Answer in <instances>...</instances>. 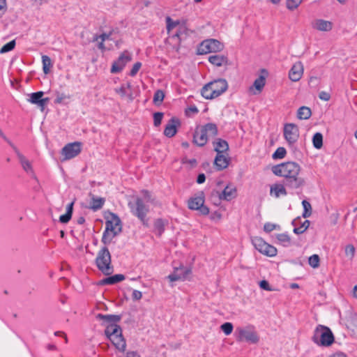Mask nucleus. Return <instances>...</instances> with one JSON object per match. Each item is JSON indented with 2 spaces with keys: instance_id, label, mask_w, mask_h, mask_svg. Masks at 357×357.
Segmentation results:
<instances>
[{
  "instance_id": "nucleus-58",
  "label": "nucleus",
  "mask_w": 357,
  "mask_h": 357,
  "mask_svg": "<svg viewBox=\"0 0 357 357\" xmlns=\"http://www.w3.org/2000/svg\"><path fill=\"white\" fill-rule=\"evenodd\" d=\"M145 202H149L151 201V195L148 190H144L142 191Z\"/></svg>"
},
{
  "instance_id": "nucleus-15",
  "label": "nucleus",
  "mask_w": 357,
  "mask_h": 357,
  "mask_svg": "<svg viewBox=\"0 0 357 357\" xmlns=\"http://www.w3.org/2000/svg\"><path fill=\"white\" fill-rule=\"evenodd\" d=\"M81 145L78 142L66 144L61 150L63 160H70L76 157L81 152Z\"/></svg>"
},
{
  "instance_id": "nucleus-2",
  "label": "nucleus",
  "mask_w": 357,
  "mask_h": 357,
  "mask_svg": "<svg viewBox=\"0 0 357 357\" xmlns=\"http://www.w3.org/2000/svg\"><path fill=\"white\" fill-rule=\"evenodd\" d=\"M121 221L119 216L110 213L106 218L105 229L103 231L101 241L105 245L109 244L112 239L121 232Z\"/></svg>"
},
{
  "instance_id": "nucleus-53",
  "label": "nucleus",
  "mask_w": 357,
  "mask_h": 357,
  "mask_svg": "<svg viewBox=\"0 0 357 357\" xmlns=\"http://www.w3.org/2000/svg\"><path fill=\"white\" fill-rule=\"evenodd\" d=\"M114 90L115 92L119 94L122 98L125 97L127 94L125 85H121L120 88H116Z\"/></svg>"
},
{
  "instance_id": "nucleus-63",
  "label": "nucleus",
  "mask_w": 357,
  "mask_h": 357,
  "mask_svg": "<svg viewBox=\"0 0 357 357\" xmlns=\"http://www.w3.org/2000/svg\"><path fill=\"white\" fill-rule=\"evenodd\" d=\"M126 357H140L136 351H129L126 354Z\"/></svg>"
},
{
  "instance_id": "nucleus-35",
  "label": "nucleus",
  "mask_w": 357,
  "mask_h": 357,
  "mask_svg": "<svg viewBox=\"0 0 357 357\" xmlns=\"http://www.w3.org/2000/svg\"><path fill=\"white\" fill-rule=\"evenodd\" d=\"M276 238L284 247L291 244V239L287 234H278L276 235Z\"/></svg>"
},
{
  "instance_id": "nucleus-26",
  "label": "nucleus",
  "mask_w": 357,
  "mask_h": 357,
  "mask_svg": "<svg viewBox=\"0 0 357 357\" xmlns=\"http://www.w3.org/2000/svg\"><path fill=\"white\" fill-rule=\"evenodd\" d=\"M208 61L218 67L223 65H227L228 63V59L227 56L221 54H213L208 57Z\"/></svg>"
},
{
  "instance_id": "nucleus-6",
  "label": "nucleus",
  "mask_w": 357,
  "mask_h": 357,
  "mask_svg": "<svg viewBox=\"0 0 357 357\" xmlns=\"http://www.w3.org/2000/svg\"><path fill=\"white\" fill-rule=\"evenodd\" d=\"M96 264L99 271L104 275H109L114 272V268L111 262V255L107 247H103L98 252Z\"/></svg>"
},
{
  "instance_id": "nucleus-1",
  "label": "nucleus",
  "mask_w": 357,
  "mask_h": 357,
  "mask_svg": "<svg viewBox=\"0 0 357 357\" xmlns=\"http://www.w3.org/2000/svg\"><path fill=\"white\" fill-rule=\"evenodd\" d=\"M301 166L295 162H287L272 167L273 173L278 176L284 177L286 187L296 190L305 186V180L300 176Z\"/></svg>"
},
{
  "instance_id": "nucleus-14",
  "label": "nucleus",
  "mask_w": 357,
  "mask_h": 357,
  "mask_svg": "<svg viewBox=\"0 0 357 357\" xmlns=\"http://www.w3.org/2000/svg\"><path fill=\"white\" fill-rule=\"evenodd\" d=\"M132 60V56L128 51H124L112 65L111 73H118L122 71L126 64Z\"/></svg>"
},
{
  "instance_id": "nucleus-18",
  "label": "nucleus",
  "mask_w": 357,
  "mask_h": 357,
  "mask_svg": "<svg viewBox=\"0 0 357 357\" xmlns=\"http://www.w3.org/2000/svg\"><path fill=\"white\" fill-rule=\"evenodd\" d=\"M15 153L22 165V167L24 170V172H26L32 177H36L32 165L30 162V161L28 159H26V158L24 155H22L18 150H15Z\"/></svg>"
},
{
  "instance_id": "nucleus-16",
  "label": "nucleus",
  "mask_w": 357,
  "mask_h": 357,
  "mask_svg": "<svg viewBox=\"0 0 357 357\" xmlns=\"http://www.w3.org/2000/svg\"><path fill=\"white\" fill-rule=\"evenodd\" d=\"M180 126L181 122L178 118H171L165 128L164 135L167 137H174L176 134L177 128Z\"/></svg>"
},
{
  "instance_id": "nucleus-51",
  "label": "nucleus",
  "mask_w": 357,
  "mask_h": 357,
  "mask_svg": "<svg viewBox=\"0 0 357 357\" xmlns=\"http://www.w3.org/2000/svg\"><path fill=\"white\" fill-rule=\"evenodd\" d=\"M141 66H142V63L140 62H136L133 65L129 75L131 77L135 76L136 74L137 73V72L139 71V70L140 69Z\"/></svg>"
},
{
  "instance_id": "nucleus-57",
  "label": "nucleus",
  "mask_w": 357,
  "mask_h": 357,
  "mask_svg": "<svg viewBox=\"0 0 357 357\" xmlns=\"http://www.w3.org/2000/svg\"><path fill=\"white\" fill-rule=\"evenodd\" d=\"M259 286L261 289L267 291H271V289L270 288L269 283L266 280H261L259 282Z\"/></svg>"
},
{
  "instance_id": "nucleus-41",
  "label": "nucleus",
  "mask_w": 357,
  "mask_h": 357,
  "mask_svg": "<svg viewBox=\"0 0 357 357\" xmlns=\"http://www.w3.org/2000/svg\"><path fill=\"white\" fill-rule=\"evenodd\" d=\"M287 153L286 149L284 147H279L273 154V159H282Z\"/></svg>"
},
{
  "instance_id": "nucleus-23",
  "label": "nucleus",
  "mask_w": 357,
  "mask_h": 357,
  "mask_svg": "<svg viewBox=\"0 0 357 357\" xmlns=\"http://www.w3.org/2000/svg\"><path fill=\"white\" fill-rule=\"evenodd\" d=\"M229 164V158L226 157L224 154H217L214 165L218 170H222L228 167Z\"/></svg>"
},
{
  "instance_id": "nucleus-31",
  "label": "nucleus",
  "mask_w": 357,
  "mask_h": 357,
  "mask_svg": "<svg viewBox=\"0 0 357 357\" xmlns=\"http://www.w3.org/2000/svg\"><path fill=\"white\" fill-rule=\"evenodd\" d=\"M266 79L263 75H260L258 78H257L253 84V86L250 88V90H252L255 88L258 93H260L263 88L265 86Z\"/></svg>"
},
{
  "instance_id": "nucleus-48",
  "label": "nucleus",
  "mask_w": 357,
  "mask_h": 357,
  "mask_svg": "<svg viewBox=\"0 0 357 357\" xmlns=\"http://www.w3.org/2000/svg\"><path fill=\"white\" fill-rule=\"evenodd\" d=\"M112 34V32L110 31L109 33H103L99 36L95 35L93 36V41H98L99 39L102 41H105L106 40H109Z\"/></svg>"
},
{
  "instance_id": "nucleus-49",
  "label": "nucleus",
  "mask_w": 357,
  "mask_h": 357,
  "mask_svg": "<svg viewBox=\"0 0 357 357\" xmlns=\"http://www.w3.org/2000/svg\"><path fill=\"white\" fill-rule=\"evenodd\" d=\"M163 117L162 112H155L153 114V123L154 126L158 127L161 124V121Z\"/></svg>"
},
{
  "instance_id": "nucleus-40",
  "label": "nucleus",
  "mask_w": 357,
  "mask_h": 357,
  "mask_svg": "<svg viewBox=\"0 0 357 357\" xmlns=\"http://www.w3.org/2000/svg\"><path fill=\"white\" fill-rule=\"evenodd\" d=\"M15 40H13L10 41L9 43L4 45L1 49H0V54H4L6 52H8L11 50H13L15 47Z\"/></svg>"
},
{
  "instance_id": "nucleus-56",
  "label": "nucleus",
  "mask_w": 357,
  "mask_h": 357,
  "mask_svg": "<svg viewBox=\"0 0 357 357\" xmlns=\"http://www.w3.org/2000/svg\"><path fill=\"white\" fill-rule=\"evenodd\" d=\"M142 294L140 291L138 290H133L132 294V298L133 300L139 301L142 298Z\"/></svg>"
},
{
  "instance_id": "nucleus-7",
  "label": "nucleus",
  "mask_w": 357,
  "mask_h": 357,
  "mask_svg": "<svg viewBox=\"0 0 357 357\" xmlns=\"http://www.w3.org/2000/svg\"><path fill=\"white\" fill-rule=\"evenodd\" d=\"M312 341L319 346L328 347L334 342V335L329 328L318 325L314 330Z\"/></svg>"
},
{
  "instance_id": "nucleus-43",
  "label": "nucleus",
  "mask_w": 357,
  "mask_h": 357,
  "mask_svg": "<svg viewBox=\"0 0 357 357\" xmlns=\"http://www.w3.org/2000/svg\"><path fill=\"white\" fill-rule=\"evenodd\" d=\"M233 324L230 322H225L221 325L220 328L226 335H229L232 333Z\"/></svg>"
},
{
  "instance_id": "nucleus-55",
  "label": "nucleus",
  "mask_w": 357,
  "mask_h": 357,
  "mask_svg": "<svg viewBox=\"0 0 357 357\" xmlns=\"http://www.w3.org/2000/svg\"><path fill=\"white\" fill-rule=\"evenodd\" d=\"M50 101L49 98H45L41 100V101L39 103H37L36 105L40 108L42 111L44 110L45 106L47 105V103Z\"/></svg>"
},
{
  "instance_id": "nucleus-21",
  "label": "nucleus",
  "mask_w": 357,
  "mask_h": 357,
  "mask_svg": "<svg viewBox=\"0 0 357 357\" xmlns=\"http://www.w3.org/2000/svg\"><path fill=\"white\" fill-rule=\"evenodd\" d=\"M98 319L102 320L103 321L108 324L107 326H118L116 324L120 321L121 317L116 314H98L97 315Z\"/></svg>"
},
{
  "instance_id": "nucleus-42",
  "label": "nucleus",
  "mask_w": 357,
  "mask_h": 357,
  "mask_svg": "<svg viewBox=\"0 0 357 357\" xmlns=\"http://www.w3.org/2000/svg\"><path fill=\"white\" fill-rule=\"evenodd\" d=\"M302 1L303 0H287V8L289 10H293L297 8Z\"/></svg>"
},
{
  "instance_id": "nucleus-28",
  "label": "nucleus",
  "mask_w": 357,
  "mask_h": 357,
  "mask_svg": "<svg viewBox=\"0 0 357 357\" xmlns=\"http://www.w3.org/2000/svg\"><path fill=\"white\" fill-rule=\"evenodd\" d=\"M213 144L214 150L217 152V154H224V153L229 149L227 142L220 138L218 139L216 142H214Z\"/></svg>"
},
{
  "instance_id": "nucleus-60",
  "label": "nucleus",
  "mask_w": 357,
  "mask_h": 357,
  "mask_svg": "<svg viewBox=\"0 0 357 357\" xmlns=\"http://www.w3.org/2000/svg\"><path fill=\"white\" fill-rule=\"evenodd\" d=\"M205 180H206V176H205V174L203 173L199 174L197 178V182L199 184H202V183H204Z\"/></svg>"
},
{
  "instance_id": "nucleus-9",
  "label": "nucleus",
  "mask_w": 357,
  "mask_h": 357,
  "mask_svg": "<svg viewBox=\"0 0 357 357\" xmlns=\"http://www.w3.org/2000/svg\"><path fill=\"white\" fill-rule=\"evenodd\" d=\"M128 206L131 213L137 217L144 226L148 227V220L146 219V216L149 211V208L145 202L142 198L137 197L135 203L130 202Z\"/></svg>"
},
{
  "instance_id": "nucleus-19",
  "label": "nucleus",
  "mask_w": 357,
  "mask_h": 357,
  "mask_svg": "<svg viewBox=\"0 0 357 357\" xmlns=\"http://www.w3.org/2000/svg\"><path fill=\"white\" fill-rule=\"evenodd\" d=\"M300 223H301L300 218H297L294 219L291 222L292 225L294 227V232L296 234H301L304 233L310 226V221L307 220H305L302 224H301L300 226H298V225Z\"/></svg>"
},
{
  "instance_id": "nucleus-11",
  "label": "nucleus",
  "mask_w": 357,
  "mask_h": 357,
  "mask_svg": "<svg viewBox=\"0 0 357 357\" xmlns=\"http://www.w3.org/2000/svg\"><path fill=\"white\" fill-rule=\"evenodd\" d=\"M224 45L215 39H208L201 43L198 47V54H206L210 52H216L222 50Z\"/></svg>"
},
{
  "instance_id": "nucleus-24",
  "label": "nucleus",
  "mask_w": 357,
  "mask_h": 357,
  "mask_svg": "<svg viewBox=\"0 0 357 357\" xmlns=\"http://www.w3.org/2000/svg\"><path fill=\"white\" fill-rule=\"evenodd\" d=\"M89 197H91L90 206L89 208L94 211H96L102 208L105 199L102 197H98L94 195L89 193Z\"/></svg>"
},
{
  "instance_id": "nucleus-10",
  "label": "nucleus",
  "mask_w": 357,
  "mask_h": 357,
  "mask_svg": "<svg viewBox=\"0 0 357 357\" xmlns=\"http://www.w3.org/2000/svg\"><path fill=\"white\" fill-rule=\"evenodd\" d=\"M252 243L256 250L266 256L272 257L277 255V249L274 246L266 243L261 237L255 236L252 238Z\"/></svg>"
},
{
  "instance_id": "nucleus-64",
  "label": "nucleus",
  "mask_w": 357,
  "mask_h": 357,
  "mask_svg": "<svg viewBox=\"0 0 357 357\" xmlns=\"http://www.w3.org/2000/svg\"><path fill=\"white\" fill-rule=\"evenodd\" d=\"M330 357H347V355L342 352H336Z\"/></svg>"
},
{
  "instance_id": "nucleus-52",
  "label": "nucleus",
  "mask_w": 357,
  "mask_h": 357,
  "mask_svg": "<svg viewBox=\"0 0 357 357\" xmlns=\"http://www.w3.org/2000/svg\"><path fill=\"white\" fill-rule=\"evenodd\" d=\"M345 254L347 256H350L351 258L355 254V248L353 245H347L345 248Z\"/></svg>"
},
{
  "instance_id": "nucleus-30",
  "label": "nucleus",
  "mask_w": 357,
  "mask_h": 357,
  "mask_svg": "<svg viewBox=\"0 0 357 357\" xmlns=\"http://www.w3.org/2000/svg\"><path fill=\"white\" fill-rule=\"evenodd\" d=\"M312 115L311 109L305 106L301 107L297 112V117L301 120H306L310 119Z\"/></svg>"
},
{
  "instance_id": "nucleus-29",
  "label": "nucleus",
  "mask_w": 357,
  "mask_h": 357,
  "mask_svg": "<svg viewBox=\"0 0 357 357\" xmlns=\"http://www.w3.org/2000/svg\"><path fill=\"white\" fill-rule=\"evenodd\" d=\"M73 204H74V202L70 203L66 207V213L63 215H61L60 216L59 221L61 223L66 224V223H68L70 220V219L72 218V215H73Z\"/></svg>"
},
{
  "instance_id": "nucleus-4",
  "label": "nucleus",
  "mask_w": 357,
  "mask_h": 357,
  "mask_svg": "<svg viewBox=\"0 0 357 357\" xmlns=\"http://www.w3.org/2000/svg\"><path fill=\"white\" fill-rule=\"evenodd\" d=\"M228 88V84L225 79H218L205 84L201 91L202 96L208 100L218 98L225 93Z\"/></svg>"
},
{
  "instance_id": "nucleus-34",
  "label": "nucleus",
  "mask_w": 357,
  "mask_h": 357,
  "mask_svg": "<svg viewBox=\"0 0 357 357\" xmlns=\"http://www.w3.org/2000/svg\"><path fill=\"white\" fill-rule=\"evenodd\" d=\"M312 144L317 149H320L323 146V135L321 132H316L313 135Z\"/></svg>"
},
{
  "instance_id": "nucleus-38",
  "label": "nucleus",
  "mask_w": 357,
  "mask_h": 357,
  "mask_svg": "<svg viewBox=\"0 0 357 357\" xmlns=\"http://www.w3.org/2000/svg\"><path fill=\"white\" fill-rule=\"evenodd\" d=\"M44 93L43 91H38L35 93H32L30 95V99L29 101L31 102L32 104L36 105L37 103H39L43 98Z\"/></svg>"
},
{
  "instance_id": "nucleus-45",
  "label": "nucleus",
  "mask_w": 357,
  "mask_h": 357,
  "mask_svg": "<svg viewBox=\"0 0 357 357\" xmlns=\"http://www.w3.org/2000/svg\"><path fill=\"white\" fill-rule=\"evenodd\" d=\"M308 262L312 268H317L319 266V257L317 255H313L309 257Z\"/></svg>"
},
{
  "instance_id": "nucleus-37",
  "label": "nucleus",
  "mask_w": 357,
  "mask_h": 357,
  "mask_svg": "<svg viewBox=\"0 0 357 357\" xmlns=\"http://www.w3.org/2000/svg\"><path fill=\"white\" fill-rule=\"evenodd\" d=\"M164 98V91L162 90L158 89L155 92L153 95V102L155 105H160L162 102Z\"/></svg>"
},
{
  "instance_id": "nucleus-33",
  "label": "nucleus",
  "mask_w": 357,
  "mask_h": 357,
  "mask_svg": "<svg viewBox=\"0 0 357 357\" xmlns=\"http://www.w3.org/2000/svg\"><path fill=\"white\" fill-rule=\"evenodd\" d=\"M42 63H43V70L45 74H48L50 71V68L52 67V63L51 59L47 56H42Z\"/></svg>"
},
{
  "instance_id": "nucleus-54",
  "label": "nucleus",
  "mask_w": 357,
  "mask_h": 357,
  "mask_svg": "<svg viewBox=\"0 0 357 357\" xmlns=\"http://www.w3.org/2000/svg\"><path fill=\"white\" fill-rule=\"evenodd\" d=\"M7 10V4L6 0H0V14L1 17L3 15Z\"/></svg>"
},
{
  "instance_id": "nucleus-3",
  "label": "nucleus",
  "mask_w": 357,
  "mask_h": 357,
  "mask_svg": "<svg viewBox=\"0 0 357 357\" xmlns=\"http://www.w3.org/2000/svg\"><path fill=\"white\" fill-rule=\"evenodd\" d=\"M218 130L215 123H208L203 126H198L193 134V143L198 146H204L210 138L218 135Z\"/></svg>"
},
{
  "instance_id": "nucleus-46",
  "label": "nucleus",
  "mask_w": 357,
  "mask_h": 357,
  "mask_svg": "<svg viewBox=\"0 0 357 357\" xmlns=\"http://www.w3.org/2000/svg\"><path fill=\"white\" fill-rule=\"evenodd\" d=\"M274 229H279L280 230V226L278 225L271 223V222H266L264 225V230L266 232H267V233H269V232L272 231Z\"/></svg>"
},
{
  "instance_id": "nucleus-17",
  "label": "nucleus",
  "mask_w": 357,
  "mask_h": 357,
  "mask_svg": "<svg viewBox=\"0 0 357 357\" xmlns=\"http://www.w3.org/2000/svg\"><path fill=\"white\" fill-rule=\"evenodd\" d=\"M303 65L301 61L294 63L289 72V77L292 82H298L303 74Z\"/></svg>"
},
{
  "instance_id": "nucleus-39",
  "label": "nucleus",
  "mask_w": 357,
  "mask_h": 357,
  "mask_svg": "<svg viewBox=\"0 0 357 357\" xmlns=\"http://www.w3.org/2000/svg\"><path fill=\"white\" fill-rule=\"evenodd\" d=\"M302 205L303 206V217L305 218H309L312 214V206L310 203L307 200H303L302 202Z\"/></svg>"
},
{
  "instance_id": "nucleus-50",
  "label": "nucleus",
  "mask_w": 357,
  "mask_h": 357,
  "mask_svg": "<svg viewBox=\"0 0 357 357\" xmlns=\"http://www.w3.org/2000/svg\"><path fill=\"white\" fill-rule=\"evenodd\" d=\"M166 23H167V29L168 31L173 29L174 27H176L179 24L178 22L173 21L170 17H166Z\"/></svg>"
},
{
  "instance_id": "nucleus-25",
  "label": "nucleus",
  "mask_w": 357,
  "mask_h": 357,
  "mask_svg": "<svg viewBox=\"0 0 357 357\" xmlns=\"http://www.w3.org/2000/svg\"><path fill=\"white\" fill-rule=\"evenodd\" d=\"M125 280V275L123 274H116L112 276H109L105 278H103L99 282L100 285H109V284H114L119 282H121Z\"/></svg>"
},
{
  "instance_id": "nucleus-5",
  "label": "nucleus",
  "mask_w": 357,
  "mask_h": 357,
  "mask_svg": "<svg viewBox=\"0 0 357 357\" xmlns=\"http://www.w3.org/2000/svg\"><path fill=\"white\" fill-rule=\"evenodd\" d=\"M105 334L116 349L121 351H125L126 343L122 335V329L120 326H107Z\"/></svg>"
},
{
  "instance_id": "nucleus-59",
  "label": "nucleus",
  "mask_w": 357,
  "mask_h": 357,
  "mask_svg": "<svg viewBox=\"0 0 357 357\" xmlns=\"http://www.w3.org/2000/svg\"><path fill=\"white\" fill-rule=\"evenodd\" d=\"M330 95L324 91H322L319 93V98L324 100H328L330 99Z\"/></svg>"
},
{
  "instance_id": "nucleus-47",
  "label": "nucleus",
  "mask_w": 357,
  "mask_h": 357,
  "mask_svg": "<svg viewBox=\"0 0 357 357\" xmlns=\"http://www.w3.org/2000/svg\"><path fill=\"white\" fill-rule=\"evenodd\" d=\"M178 269L180 270V274L185 277V280H187L192 273L191 268L188 267L182 266L178 267Z\"/></svg>"
},
{
  "instance_id": "nucleus-12",
  "label": "nucleus",
  "mask_w": 357,
  "mask_h": 357,
  "mask_svg": "<svg viewBox=\"0 0 357 357\" xmlns=\"http://www.w3.org/2000/svg\"><path fill=\"white\" fill-rule=\"evenodd\" d=\"M188 208L191 210H197L202 215L209 213V208L204 205V197L202 192L199 195L191 197L188 202Z\"/></svg>"
},
{
  "instance_id": "nucleus-22",
  "label": "nucleus",
  "mask_w": 357,
  "mask_h": 357,
  "mask_svg": "<svg viewBox=\"0 0 357 357\" xmlns=\"http://www.w3.org/2000/svg\"><path fill=\"white\" fill-rule=\"evenodd\" d=\"M270 194L275 198L280 197V195L286 196L287 195L284 184L275 183L271 186Z\"/></svg>"
},
{
  "instance_id": "nucleus-62",
  "label": "nucleus",
  "mask_w": 357,
  "mask_h": 357,
  "mask_svg": "<svg viewBox=\"0 0 357 357\" xmlns=\"http://www.w3.org/2000/svg\"><path fill=\"white\" fill-rule=\"evenodd\" d=\"M185 31V29L184 28H182L180 30H178L176 34L173 36V37H176L178 38L179 40H181V35L183 34V33Z\"/></svg>"
},
{
  "instance_id": "nucleus-20",
  "label": "nucleus",
  "mask_w": 357,
  "mask_h": 357,
  "mask_svg": "<svg viewBox=\"0 0 357 357\" xmlns=\"http://www.w3.org/2000/svg\"><path fill=\"white\" fill-rule=\"evenodd\" d=\"M236 195V188L230 185H227L223 191L218 195L219 199L230 201Z\"/></svg>"
},
{
  "instance_id": "nucleus-27",
  "label": "nucleus",
  "mask_w": 357,
  "mask_h": 357,
  "mask_svg": "<svg viewBox=\"0 0 357 357\" xmlns=\"http://www.w3.org/2000/svg\"><path fill=\"white\" fill-rule=\"evenodd\" d=\"M312 25L314 29L322 31H328L332 29V23L324 20H317Z\"/></svg>"
},
{
  "instance_id": "nucleus-44",
  "label": "nucleus",
  "mask_w": 357,
  "mask_h": 357,
  "mask_svg": "<svg viewBox=\"0 0 357 357\" xmlns=\"http://www.w3.org/2000/svg\"><path fill=\"white\" fill-rule=\"evenodd\" d=\"M70 96L63 93L56 92V99L54 103L61 104L66 99H70Z\"/></svg>"
},
{
  "instance_id": "nucleus-36",
  "label": "nucleus",
  "mask_w": 357,
  "mask_h": 357,
  "mask_svg": "<svg viewBox=\"0 0 357 357\" xmlns=\"http://www.w3.org/2000/svg\"><path fill=\"white\" fill-rule=\"evenodd\" d=\"M167 278L171 282H175L178 280H185V277L180 274V270L178 268H175L174 272L167 276Z\"/></svg>"
},
{
  "instance_id": "nucleus-8",
  "label": "nucleus",
  "mask_w": 357,
  "mask_h": 357,
  "mask_svg": "<svg viewBox=\"0 0 357 357\" xmlns=\"http://www.w3.org/2000/svg\"><path fill=\"white\" fill-rule=\"evenodd\" d=\"M235 336L238 342L246 341L251 344H257L259 340V337L252 325L236 328Z\"/></svg>"
},
{
  "instance_id": "nucleus-13",
  "label": "nucleus",
  "mask_w": 357,
  "mask_h": 357,
  "mask_svg": "<svg viewBox=\"0 0 357 357\" xmlns=\"http://www.w3.org/2000/svg\"><path fill=\"white\" fill-rule=\"evenodd\" d=\"M284 137L289 145H294L298 139L299 129L294 123H286L284 126Z\"/></svg>"
},
{
  "instance_id": "nucleus-32",
  "label": "nucleus",
  "mask_w": 357,
  "mask_h": 357,
  "mask_svg": "<svg viewBox=\"0 0 357 357\" xmlns=\"http://www.w3.org/2000/svg\"><path fill=\"white\" fill-rule=\"evenodd\" d=\"M154 231L155 234L160 236L165 231V223L162 219L158 218L155 220L153 224Z\"/></svg>"
},
{
  "instance_id": "nucleus-61",
  "label": "nucleus",
  "mask_w": 357,
  "mask_h": 357,
  "mask_svg": "<svg viewBox=\"0 0 357 357\" xmlns=\"http://www.w3.org/2000/svg\"><path fill=\"white\" fill-rule=\"evenodd\" d=\"M183 163H189L192 166H195L197 164V160H196V159H194V158L190 159V160L183 159Z\"/></svg>"
}]
</instances>
